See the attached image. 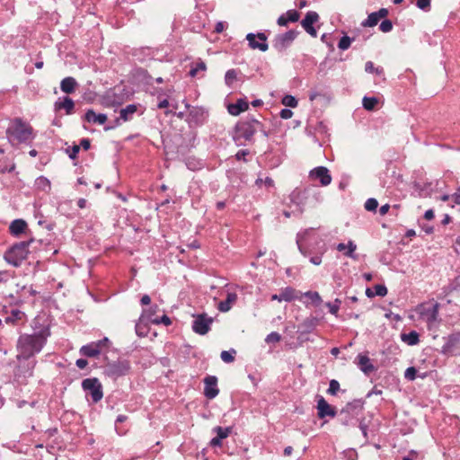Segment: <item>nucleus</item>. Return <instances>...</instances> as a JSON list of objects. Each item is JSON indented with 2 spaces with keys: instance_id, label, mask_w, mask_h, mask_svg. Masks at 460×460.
Instances as JSON below:
<instances>
[{
  "instance_id": "f257e3e1",
  "label": "nucleus",
  "mask_w": 460,
  "mask_h": 460,
  "mask_svg": "<svg viewBox=\"0 0 460 460\" xmlns=\"http://www.w3.org/2000/svg\"><path fill=\"white\" fill-rule=\"evenodd\" d=\"M49 336L50 329L49 326H43L32 333L21 334L16 342L17 361L34 358L42 350Z\"/></svg>"
},
{
  "instance_id": "f03ea898",
  "label": "nucleus",
  "mask_w": 460,
  "mask_h": 460,
  "mask_svg": "<svg viewBox=\"0 0 460 460\" xmlns=\"http://www.w3.org/2000/svg\"><path fill=\"white\" fill-rule=\"evenodd\" d=\"M296 244L301 254L309 259L314 265L322 263V257L326 252V246L322 240L311 239L309 230L296 234Z\"/></svg>"
},
{
  "instance_id": "7ed1b4c3",
  "label": "nucleus",
  "mask_w": 460,
  "mask_h": 460,
  "mask_svg": "<svg viewBox=\"0 0 460 460\" xmlns=\"http://www.w3.org/2000/svg\"><path fill=\"white\" fill-rule=\"evenodd\" d=\"M8 142L13 146L29 145L35 138L33 128L22 118H14L6 128Z\"/></svg>"
},
{
  "instance_id": "20e7f679",
  "label": "nucleus",
  "mask_w": 460,
  "mask_h": 460,
  "mask_svg": "<svg viewBox=\"0 0 460 460\" xmlns=\"http://www.w3.org/2000/svg\"><path fill=\"white\" fill-rule=\"evenodd\" d=\"M258 130H262V123L254 118H247L235 124L233 139L237 146L243 145V141L252 142Z\"/></svg>"
},
{
  "instance_id": "39448f33",
  "label": "nucleus",
  "mask_w": 460,
  "mask_h": 460,
  "mask_svg": "<svg viewBox=\"0 0 460 460\" xmlns=\"http://www.w3.org/2000/svg\"><path fill=\"white\" fill-rule=\"evenodd\" d=\"M103 375L113 380L129 374L131 369L130 361L127 358L110 360L107 355L103 357Z\"/></svg>"
},
{
  "instance_id": "423d86ee",
  "label": "nucleus",
  "mask_w": 460,
  "mask_h": 460,
  "mask_svg": "<svg viewBox=\"0 0 460 460\" xmlns=\"http://www.w3.org/2000/svg\"><path fill=\"white\" fill-rule=\"evenodd\" d=\"M33 239L29 241H22L13 244L4 254V261L13 266L19 267L24 260H26L29 253V246Z\"/></svg>"
},
{
  "instance_id": "0eeeda50",
  "label": "nucleus",
  "mask_w": 460,
  "mask_h": 460,
  "mask_svg": "<svg viewBox=\"0 0 460 460\" xmlns=\"http://www.w3.org/2000/svg\"><path fill=\"white\" fill-rule=\"evenodd\" d=\"M440 305L438 302L421 303L417 306V313L426 322L429 330L437 327L441 319L438 318Z\"/></svg>"
},
{
  "instance_id": "6e6552de",
  "label": "nucleus",
  "mask_w": 460,
  "mask_h": 460,
  "mask_svg": "<svg viewBox=\"0 0 460 460\" xmlns=\"http://www.w3.org/2000/svg\"><path fill=\"white\" fill-rule=\"evenodd\" d=\"M81 386L86 397H91L93 404L98 403L103 397V386L97 377H89L82 381Z\"/></svg>"
},
{
  "instance_id": "1a4fd4ad",
  "label": "nucleus",
  "mask_w": 460,
  "mask_h": 460,
  "mask_svg": "<svg viewBox=\"0 0 460 460\" xmlns=\"http://www.w3.org/2000/svg\"><path fill=\"white\" fill-rule=\"evenodd\" d=\"M111 342L109 338L104 337L97 341H92L88 344L82 346L79 352L82 356L86 358H97L101 354L106 355V350L109 349Z\"/></svg>"
},
{
  "instance_id": "9d476101",
  "label": "nucleus",
  "mask_w": 460,
  "mask_h": 460,
  "mask_svg": "<svg viewBox=\"0 0 460 460\" xmlns=\"http://www.w3.org/2000/svg\"><path fill=\"white\" fill-rule=\"evenodd\" d=\"M37 360L35 358L22 359L13 369L14 379L20 384H25L33 376Z\"/></svg>"
},
{
  "instance_id": "9b49d317",
  "label": "nucleus",
  "mask_w": 460,
  "mask_h": 460,
  "mask_svg": "<svg viewBox=\"0 0 460 460\" xmlns=\"http://www.w3.org/2000/svg\"><path fill=\"white\" fill-rule=\"evenodd\" d=\"M185 107L189 110L186 121L190 128L201 127L207 122L208 118V110L199 106H190L187 102L185 103Z\"/></svg>"
},
{
  "instance_id": "f8f14e48",
  "label": "nucleus",
  "mask_w": 460,
  "mask_h": 460,
  "mask_svg": "<svg viewBox=\"0 0 460 460\" xmlns=\"http://www.w3.org/2000/svg\"><path fill=\"white\" fill-rule=\"evenodd\" d=\"M298 34L299 31L296 30L277 34L272 40V46L277 51L283 52L293 43Z\"/></svg>"
},
{
  "instance_id": "ddd939ff",
  "label": "nucleus",
  "mask_w": 460,
  "mask_h": 460,
  "mask_svg": "<svg viewBox=\"0 0 460 460\" xmlns=\"http://www.w3.org/2000/svg\"><path fill=\"white\" fill-rule=\"evenodd\" d=\"M194 321L192 322V331L199 335L207 334L213 323V318L207 315V314H200L194 315Z\"/></svg>"
},
{
  "instance_id": "4468645a",
  "label": "nucleus",
  "mask_w": 460,
  "mask_h": 460,
  "mask_svg": "<svg viewBox=\"0 0 460 460\" xmlns=\"http://www.w3.org/2000/svg\"><path fill=\"white\" fill-rule=\"evenodd\" d=\"M246 40L248 41V46L252 49H259L265 52L269 49L267 36L263 32H258L257 34L250 32L246 35Z\"/></svg>"
},
{
  "instance_id": "2eb2a0df",
  "label": "nucleus",
  "mask_w": 460,
  "mask_h": 460,
  "mask_svg": "<svg viewBox=\"0 0 460 460\" xmlns=\"http://www.w3.org/2000/svg\"><path fill=\"white\" fill-rule=\"evenodd\" d=\"M308 190V188H296L288 197L290 203L296 205V211L300 214L303 212V207L305 204Z\"/></svg>"
},
{
  "instance_id": "dca6fc26",
  "label": "nucleus",
  "mask_w": 460,
  "mask_h": 460,
  "mask_svg": "<svg viewBox=\"0 0 460 460\" xmlns=\"http://www.w3.org/2000/svg\"><path fill=\"white\" fill-rule=\"evenodd\" d=\"M204 395L206 398L212 400L219 394L217 386V377L216 376H207L204 380Z\"/></svg>"
},
{
  "instance_id": "f3484780",
  "label": "nucleus",
  "mask_w": 460,
  "mask_h": 460,
  "mask_svg": "<svg viewBox=\"0 0 460 460\" xmlns=\"http://www.w3.org/2000/svg\"><path fill=\"white\" fill-rule=\"evenodd\" d=\"M319 14L314 11L306 13L305 18L301 21V25L304 30L312 37H317V31L314 27V23L319 21Z\"/></svg>"
},
{
  "instance_id": "a211bd4d",
  "label": "nucleus",
  "mask_w": 460,
  "mask_h": 460,
  "mask_svg": "<svg viewBox=\"0 0 460 460\" xmlns=\"http://www.w3.org/2000/svg\"><path fill=\"white\" fill-rule=\"evenodd\" d=\"M309 177L313 180L319 181L323 186H328L332 182V175L325 166L314 168L310 171Z\"/></svg>"
},
{
  "instance_id": "6ab92c4d",
  "label": "nucleus",
  "mask_w": 460,
  "mask_h": 460,
  "mask_svg": "<svg viewBox=\"0 0 460 460\" xmlns=\"http://www.w3.org/2000/svg\"><path fill=\"white\" fill-rule=\"evenodd\" d=\"M316 408L319 419H323L325 417L334 418L337 414L335 408L329 404L323 396H318Z\"/></svg>"
},
{
  "instance_id": "aec40b11",
  "label": "nucleus",
  "mask_w": 460,
  "mask_h": 460,
  "mask_svg": "<svg viewBox=\"0 0 460 460\" xmlns=\"http://www.w3.org/2000/svg\"><path fill=\"white\" fill-rule=\"evenodd\" d=\"M460 344V332L453 333L447 338L445 344L442 346L441 353L452 354Z\"/></svg>"
},
{
  "instance_id": "412c9836",
  "label": "nucleus",
  "mask_w": 460,
  "mask_h": 460,
  "mask_svg": "<svg viewBox=\"0 0 460 460\" xmlns=\"http://www.w3.org/2000/svg\"><path fill=\"white\" fill-rule=\"evenodd\" d=\"M364 400L362 399H355L351 402H349L342 409L341 413L351 414L352 417H357L359 412L363 410L364 407Z\"/></svg>"
},
{
  "instance_id": "4be33fe9",
  "label": "nucleus",
  "mask_w": 460,
  "mask_h": 460,
  "mask_svg": "<svg viewBox=\"0 0 460 460\" xmlns=\"http://www.w3.org/2000/svg\"><path fill=\"white\" fill-rule=\"evenodd\" d=\"M357 365L358 368L365 374L369 375L376 370L375 366L372 364L367 355L358 354L357 356Z\"/></svg>"
},
{
  "instance_id": "5701e85b",
  "label": "nucleus",
  "mask_w": 460,
  "mask_h": 460,
  "mask_svg": "<svg viewBox=\"0 0 460 460\" xmlns=\"http://www.w3.org/2000/svg\"><path fill=\"white\" fill-rule=\"evenodd\" d=\"M137 111V104H128L125 108L121 109L119 111V117L115 119L116 126L120 125V120H123L124 122L131 120Z\"/></svg>"
},
{
  "instance_id": "b1692460",
  "label": "nucleus",
  "mask_w": 460,
  "mask_h": 460,
  "mask_svg": "<svg viewBox=\"0 0 460 460\" xmlns=\"http://www.w3.org/2000/svg\"><path fill=\"white\" fill-rule=\"evenodd\" d=\"M54 108L55 111L65 110L66 114L70 115L74 112L75 102L70 97L65 96L62 99L58 98L54 103Z\"/></svg>"
},
{
  "instance_id": "393cba45",
  "label": "nucleus",
  "mask_w": 460,
  "mask_h": 460,
  "mask_svg": "<svg viewBox=\"0 0 460 460\" xmlns=\"http://www.w3.org/2000/svg\"><path fill=\"white\" fill-rule=\"evenodd\" d=\"M300 13L295 9L288 10L286 13L281 14L278 20L277 23L279 26H288V22H296L299 20Z\"/></svg>"
},
{
  "instance_id": "a878e982",
  "label": "nucleus",
  "mask_w": 460,
  "mask_h": 460,
  "mask_svg": "<svg viewBox=\"0 0 460 460\" xmlns=\"http://www.w3.org/2000/svg\"><path fill=\"white\" fill-rule=\"evenodd\" d=\"M249 104L246 99L240 98L235 103H230L227 106V111L233 116H238L241 112L248 110Z\"/></svg>"
},
{
  "instance_id": "bb28decb",
  "label": "nucleus",
  "mask_w": 460,
  "mask_h": 460,
  "mask_svg": "<svg viewBox=\"0 0 460 460\" xmlns=\"http://www.w3.org/2000/svg\"><path fill=\"white\" fill-rule=\"evenodd\" d=\"M84 119L87 122L103 125L107 121V115L104 113L96 114L93 109H89L86 111L84 114Z\"/></svg>"
},
{
  "instance_id": "cd10ccee",
  "label": "nucleus",
  "mask_w": 460,
  "mask_h": 460,
  "mask_svg": "<svg viewBox=\"0 0 460 460\" xmlns=\"http://www.w3.org/2000/svg\"><path fill=\"white\" fill-rule=\"evenodd\" d=\"M236 293L228 292L226 295V298L218 303L217 309L222 313H226L232 308L233 305L236 302Z\"/></svg>"
},
{
  "instance_id": "c85d7f7f",
  "label": "nucleus",
  "mask_w": 460,
  "mask_h": 460,
  "mask_svg": "<svg viewBox=\"0 0 460 460\" xmlns=\"http://www.w3.org/2000/svg\"><path fill=\"white\" fill-rule=\"evenodd\" d=\"M27 226H27V223L25 220L14 219L9 226V231H10L11 234H13L14 236H18L21 234L25 232V230L27 229Z\"/></svg>"
},
{
  "instance_id": "c756f323",
  "label": "nucleus",
  "mask_w": 460,
  "mask_h": 460,
  "mask_svg": "<svg viewBox=\"0 0 460 460\" xmlns=\"http://www.w3.org/2000/svg\"><path fill=\"white\" fill-rule=\"evenodd\" d=\"M356 249H357V245L354 243L353 241H349L348 244L341 243L337 245V250L339 252H344V255L346 257H349V258H351L354 260L357 259V255L355 254Z\"/></svg>"
},
{
  "instance_id": "7c9ffc66",
  "label": "nucleus",
  "mask_w": 460,
  "mask_h": 460,
  "mask_svg": "<svg viewBox=\"0 0 460 460\" xmlns=\"http://www.w3.org/2000/svg\"><path fill=\"white\" fill-rule=\"evenodd\" d=\"M77 86L76 80L72 76L65 77L60 83V89L65 93H73Z\"/></svg>"
},
{
  "instance_id": "2f4dec72",
  "label": "nucleus",
  "mask_w": 460,
  "mask_h": 460,
  "mask_svg": "<svg viewBox=\"0 0 460 460\" xmlns=\"http://www.w3.org/2000/svg\"><path fill=\"white\" fill-rule=\"evenodd\" d=\"M401 340L410 346L417 345L420 342V334L416 331L408 333H401Z\"/></svg>"
},
{
  "instance_id": "473e14b6",
  "label": "nucleus",
  "mask_w": 460,
  "mask_h": 460,
  "mask_svg": "<svg viewBox=\"0 0 460 460\" xmlns=\"http://www.w3.org/2000/svg\"><path fill=\"white\" fill-rule=\"evenodd\" d=\"M318 320L315 317L306 318L301 323L300 328L302 332L310 333L312 332L315 327L317 326Z\"/></svg>"
},
{
  "instance_id": "72a5a7b5",
  "label": "nucleus",
  "mask_w": 460,
  "mask_h": 460,
  "mask_svg": "<svg viewBox=\"0 0 460 460\" xmlns=\"http://www.w3.org/2000/svg\"><path fill=\"white\" fill-rule=\"evenodd\" d=\"M24 313L19 309H13L10 315L6 316L4 322L7 324H16L24 316Z\"/></svg>"
},
{
  "instance_id": "f704fd0d",
  "label": "nucleus",
  "mask_w": 460,
  "mask_h": 460,
  "mask_svg": "<svg viewBox=\"0 0 460 460\" xmlns=\"http://www.w3.org/2000/svg\"><path fill=\"white\" fill-rule=\"evenodd\" d=\"M296 290L291 287H287L280 291V296H282L283 301L291 302L297 298Z\"/></svg>"
},
{
  "instance_id": "c9c22d12",
  "label": "nucleus",
  "mask_w": 460,
  "mask_h": 460,
  "mask_svg": "<svg viewBox=\"0 0 460 460\" xmlns=\"http://www.w3.org/2000/svg\"><path fill=\"white\" fill-rule=\"evenodd\" d=\"M136 334L138 337H146L148 333V327L143 323V318L139 317L135 325Z\"/></svg>"
},
{
  "instance_id": "e433bc0d",
  "label": "nucleus",
  "mask_w": 460,
  "mask_h": 460,
  "mask_svg": "<svg viewBox=\"0 0 460 460\" xmlns=\"http://www.w3.org/2000/svg\"><path fill=\"white\" fill-rule=\"evenodd\" d=\"M128 419V417L127 415L119 414V415H118V417L115 420V430L119 436L125 435L128 431V429L119 427V424L127 421Z\"/></svg>"
},
{
  "instance_id": "4c0bfd02",
  "label": "nucleus",
  "mask_w": 460,
  "mask_h": 460,
  "mask_svg": "<svg viewBox=\"0 0 460 460\" xmlns=\"http://www.w3.org/2000/svg\"><path fill=\"white\" fill-rule=\"evenodd\" d=\"M379 20H380V18L376 12L371 13L367 16V18L361 22V26H363V27L376 26L378 23Z\"/></svg>"
},
{
  "instance_id": "58836bf2",
  "label": "nucleus",
  "mask_w": 460,
  "mask_h": 460,
  "mask_svg": "<svg viewBox=\"0 0 460 460\" xmlns=\"http://www.w3.org/2000/svg\"><path fill=\"white\" fill-rule=\"evenodd\" d=\"M213 431L217 433V438L223 440L224 438H226L230 435V433L232 432V427L223 428L221 426H217L213 429Z\"/></svg>"
},
{
  "instance_id": "ea45409f",
  "label": "nucleus",
  "mask_w": 460,
  "mask_h": 460,
  "mask_svg": "<svg viewBox=\"0 0 460 460\" xmlns=\"http://www.w3.org/2000/svg\"><path fill=\"white\" fill-rule=\"evenodd\" d=\"M362 103L365 110L373 111L378 103V100L376 97L365 96L362 100Z\"/></svg>"
},
{
  "instance_id": "a19ab883",
  "label": "nucleus",
  "mask_w": 460,
  "mask_h": 460,
  "mask_svg": "<svg viewBox=\"0 0 460 460\" xmlns=\"http://www.w3.org/2000/svg\"><path fill=\"white\" fill-rule=\"evenodd\" d=\"M304 296L309 298L315 306H319L323 302L319 293L316 291H307L304 293Z\"/></svg>"
},
{
  "instance_id": "79ce46f5",
  "label": "nucleus",
  "mask_w": 460,
  "mask_h": 460,
  "mask_svg": "<svg viewBox=\"0 0 460 460\" xmlns=\"http://www.w3.org/2000/svg\"><path fill=\"white\" fill-rule=\"evenodd\" d=\"M36 186L38 189L41 190H50V181L48 178L44 176H40L36 179Z\"/></svg>"
},
{
  "instance_id": "37998d69",
  "label": "nucleus",
  "mask_w": 460,
  "mask_h": 460,
  "mask_svg": "<svg viewBox=\"0 0 460 460\" xmlns=\"http://www.w3.org/2000/svg\"><path fill=\"white\" fill-rule=\"evenodd\" d=\"M365 71L367 73H375L377 75H384V68L382 66L375 67L372 61H367L365 65Z\"/></svg>"
},
{
  "instance_id": "c03bdc74",
  "label": "nucleus",
  "mask_w": 460,
  "mask_h": 460,
  "mask_svg": "<svg viewBox=\"0 0 460 460\" xmlns=\"http://www.w3.org/2000/svg\"><path fill=\"white\" fill-rule=\"evenodd\" d=\"M235 354L236 350L234 349H231L230 350H223L220 354V358L225 363H232L234 360Z\"/></svg>"
},
{
  "instance_id": "a18cd8bd",
  "label": "nucleus",
  "mask_w": 460,
  "mask_h": 460,
  "mask_svg": "<svg viewBox=\"0 0 460 460\" xmlns=\"http://www.w3.org/2000/svg\"><path fill=\"white\" fill-rule=\"evenodd\" d=\"M158 310L157 305H151L148 309H144L141 314V318H147L150 322L154 320L153 316L156 314Z\"/></svg>"
},
{
  "instance_id": "49530a36",
  "label": "nucleus",
  "mask_w": 460,
  "mask_h": 460,
  "mask_svg": "<svg viewBox=\"0 0 460 460\" xmlns=\"http://www.w3.org/2000/svg\"><path fill=\"white\" fill-rule=\"evenodd\" d=\"M282 104L285 105L286 107H290V108H296L298 104V102L297 100L296 99L295 96L293 95H290V94H287L285 95L283 98H282V101H281Z\"/></svg>"
},
{
  "instance_id": "de8ad7c7",
  "label": "nucleus",
  "mask_w": 460,
  "mask_h": 460,
  "mask_svg": "<svg viewBox=\"0 0 460 460\" xmlns=\"http://www.w3.org/2000/svg\"><path fill=\"white\" fill-rule=\"evenodd\" d=\"M340 420H341V423L344 426H349V425H354V420L357 421L358 420L356 419V417H352L351 414L349 413H345V414H342L341 413V411H340Z\"/></svg>"
},
{
  "instance_id": "09e8293b",
  "label": "nucleus",
  "mask_w": 460,
  "mask_h": 460,
  "mask_svg": "<svg viewBox=\"0 0 460 460\" xmlns=\"http://www.w3.org/2000/svg\"><path fill=\"white\" fill-rule=\"evenodd\" d=\"M353 40H354V38H350L347 35H344L343 37L341 38V40L338 43V48L341 50H346L350 47V44Z\"/></svg>"
},
{
  "instance_id": "8fccbe9b",
  "label": "nucleus",
  "mask_w": 460,
  "mask_h": 460,
  "mask_svg": "<svg viewBox=\"0 0 460 460\" xmlns=\"http://www.w3.org/2000/svg\"><path fill=\"white\" fill-rule=\"evenodd\" d=\"M237 78V71L235 69H229L225 75V82L227 85L231 86Z\"/></svg>"
},
{
  "instance_id": "3c124183",
  "label": "nucleus",
  "mask_w": 460,
  "mask_h": 460,
  "mask_svg": "<svg viewBox=\"0 0 460 460\" xmlns=\"http://www.w3.org/2000/svg\"><path fill=\"white\" fill-rule=\"evenodd\" d=\"M341 301L339 298H336L333 303L328 302L326 303V306L329 308V312L336 315L340 310Z\"/></svg>"
},
{
  "instance_id": "603ef678",
  "label": "nucleus",
  "mask_w": 460,
  "mask_h": 460,
  "mask_svg": "<svg viewBox=\"0 0 460 460\" xmlns=\"http://www.w3.org/2000/svg\"><path fill=\"white\" fill-rule=\"evenodd\" d=\"M339 390L340 383L335 379L331 380L329 384V388L327 389V393L331 395H336Z\"/></svg>"
},
{
  "instance_id": "864d4df0",
  "label": "nucleus",
  "mask_w": 460,
  "mask_h": 460,
  "mask_svg": "<svg viewBox=\"0 0 460 460\" xmlns=\"http://www.w3.org/2000/svg\"><path fill=\"white\" fill-rule=\"evenodd\" d=\"M80 151V146L74 145L73 146H69L66 149L68 157L72 160H75L77 157V155Z\"/></svg>"
},
{
  "instance_id": "5fc2aeb1",
  "label": "nucleus",
  "mask_w": 460,
  "mask_h": 460,
  "mask_svg": "<svg viewBox=\"0 0 460 460\" xmlns=\"http://www.w3.org/2000/svg\"><path fill=\"white\" fill-rule=\"evenodd\" d=\"M151 323L156 325L163 323L165 326H169L172 324V320L169 316L164 314L161 318H154V320H151Z\"/></svg>"
},
{
  "instance_id": "6e6d98bb",
  "label": "nucleus",
  "mask_w": 460,
  "mask_h": 460,
  "mask_svg": "<svg viewBox=\"0 0 460 460\" xmlns=\"http://www.w3.org/2000/svg\"><path fill=\"white\" fill-rule=\"evenodd\" d=\"M378 207V202L374 198H369L365 203V208L367 211H376Z\"/></svg>"
},
{
  "instance_id": "4d7b16f0",
  "label": "nucleus",
  "mask_w": 460,
  "mask_h": 460,
  "mask_svg": "<svg viewBox=\"0 0 460 460\" xmlns=\"http://www.w3.org/2000/svg\"><path fill=\"white\" fill-rule=\"evenodd\" d=\"M262 184H265L266 187L271 188L274 186V181L270 177H266L264 180L261 178H258L255 181V185L258 187H261Z\"/></svg>"
},
{
  "instance_id": "13d9d810",
  "label": "nucleus",
  "mask_w": 460,
  "mask_h": 460,
  "mask_svg": "<svg viewBox=\"0 0 460 460\" xmlns=\"http://www.w3.org/2000/svg\"><path fill=\"white\" fill-rule=\"evenodd\" d=\"M417 369L414 367H408L404 372L405 379L409 381H413L417 376Z\"/></svg>"
},
{
  "instance_id": "bf43d9fd",
  "label": "nucleus",
  "mask_w": 460,
  "mask_h": 460,
  "mask_svg": "<svg viewBox=\"0 0 460 460\" xmlns=\"http://www.w3.org/2000/svg\"><path fill=\"white\" fill-rule=\"evenodd\" d=\"M206 70V65L204 62H199L193 66L190 71V76H196L199 71H205Z\"/></svg>"
},
{
  "instance_id": "052dcab7",
  "label": "nucleus",
  "mask_w": 460,
  "mask_h": 460,
  "mask_svg": "<svg viewBox=\"0 0 460 460\" xmlns=\"http://www.w3.org/2000/svg\"><path fill=\"white\" fill-rule=\"evenodd\" d=\"M393 22L387 19L384 20L379 25L380 31L385 33L390 32L393 30Z\"/></svg>"
},
{
  "instance_id": "680f3d73",
  "label": "nucleus",
  "mask_w": 460,
  "mask_h": 460,
  "mask_svg": "<svg viewBox=\"0 0 460 460\" xmlns=\"http://www.w3.org/2000/svg\"><path fill=\"white\" fill-rule=\"evenodd\" d=\"M281 340V335L277 332H272L267 335L265 341L267 343L278 342Z\"/></svg>"
},
{
  "instance_id": "e2e57ef3",
  "label": "nucleus",
  "mask_w": 460,
  "mask_h": 460,
  "mask_svg": "<svg viewBox=\"0 0 460 460\" xmlns=\"http://www.w3.org/2000/svg\"><path fill=\"white\" fill-rule=\"evenodd\" d=\"M430 2L431 0H417L416 5L422 11H429L430 10Z\"/></svg>"
},
{
  "instance_id": "0e129e2a",
  "label": "nucleus",
  "mask_w": 460,
  "mask_h": 460,
  "mask_svg": "<svg viewBox=\"0 0 460 460\" xmlns=\"http://www.w3.org/2000/svg\"><path fill=\"white\" fill-rule=\"evenodd\" d=\"M375 294L378 296H385L387 294V288L385 285H375Z\"/></svg>"
},
{
  "instance_id": "69168bd1",
  "label": "nucleus",
  "mask_w": 460,
  "mask_h": 460,
  "mask_svg": "<svg viewBox=\"0 0 460 460\" xmlns=\"http://www.w3.org/2000/svg\"><path fill=\"white\" fill-rule=\"evenodd\" d=\"M279 116L283 119H288L293 116V111L290 109L284 108L280 111Z\"/></svg>"
},
{
  "instance_id": "338daca9",
  "label": "nucleus",
  "mask_w": 460,
  "mask_h": 460,
  "mask_svg": "<svg viewBox=\"0 0 460 460\" xmlns=\"http://www.w3.org/2000/svg\"><path fill=\"white\" fill-rule=\"evenodd\" d=\"M250 154L249 150L247 149H241L235 154V158L238 161H246L245 157Z\"/></svg>"
},
{
  "instance_id": "774afa93",
  "label": "nucleus",
  "mask_w": 460,
  "mask_h": 460,
  "mask_svg": "<svg viewBox=\"0 0 460 460\" xmlns=\"http://www.w3.org/2000/svg\"><path fill=\"white\" fill-rule=\"evenodd\" d=\"M88 365V361L87 359L85 358H78L76 361H75V366L80 368V369H84L87 367Z\"/></svg>"
}]
</instances>
